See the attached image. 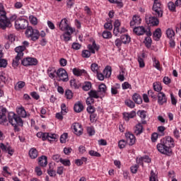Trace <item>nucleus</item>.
I'll return each mask as SVG.
<instances>
[{
    "instance_id": "obj_48",
    "label": "nucleus",
    "mask_w": 181,
    "mask_h": 181,
    "mask_svg": "<svg viewBox=\"0 0 181 181\" xmlns=\"http://www.w3.org/2000/svg\"><path fill=\"white\" fill-rule=\"evenodd\" d=\"M111 4H117L118 8H122L124 4L121 0H108Z\"/></svg>"
},
{
    "instance_id": "obj_9",
    "label": "nucleus",
    "mask_w": 181,
    "mask_h": 181,
    "mask_svg": "<svg viewBox=\"0 0 181 181\" xmlns=\"http://www.w3.org/2000/svg\"><path fill=\"white\" fill-rule=\"evenodd\" d=\"M59 29L62 32H66V30H70V29H74L70 25H69V21L67 18H63L59 23Z\"/></svg>"
},
{
    "instance_id": "obj_42",
    "label": "nucleus",
    "mask_w": 181,
    "mask_h": 181,
    "mask_svg": "<svg viewBox=\"0 0 181 181\" xmlns=\"http://www.w3.org/2000/svg\"><path fill=\"white\" fill-rule=\"evenodd\" d=\"M88 95L92 98H100L99 92L97 90H90L88 92Z\"/></svg>"
},
{
    "instance_id": "obj_16",
    "label": "nucleus",
    "mask_w": 181,
    "mask_h": 181,
    "mask_svg": "<svg viewBox=\"0 0 181 181\" xmlns=\"http://www.w3.org/2000/svg\"><path fill=\"white\" fill-rule=\"evenodd\" d=\"M157 98L159 105H163V104H166V103H168V98H166V95L163 92L158 93Z\"/></svg>"
},
{
    "instance_id": "obj_35",
    "label": "nucleus",
    "mask_w": 181,
    "mask_h": 181,
    "mask_svg": "<svg viewBox=\"0 0 181 181\" xmlns=\"http://www.w3.org/2000/svg\"><path fill=\"white\" fill-rule=\"evenodd\" d=\"M121 40L122 43H124V45H128V43L131 42V37L128 35H123L121 36Z\"/></svg>"
},
{
    "instance_id": "obj_46",
    "label": "nucleus",
    "mask_w": 181,
    "mask_h": 181,
    "mask_svg": "<svg viewBox=\"0 0 181 181\" xmlns=\"http://www.w3.org/2000/svg\"><path fill=\"white\" fill-rule=\"evenodd\" d=\"M168 9L169 11H171L172 12H176V5L173 1H170L168 4Z\"/></svg>"
},
{
    "instance_id": "obj_56",
    "label": "nucleus",
    "mask_w": 181,
    "mask_h": 181,
    "mask_svg": "<svg viewBox=\"0 0 181 181\" xmlns=\"http://www.w3.org/2000/svg\"><path fill=\"white\" fill-rule=\"evenodd\" d=\"M91 56V52L87 49L82 51V57H84L85 59H88Z\"/></svg>"
},
{
    "instance_id": "obj_38",
    "label": "nucleus",
    "mask_w": 181,
    "mask_h": 181,
    "mask_svg": "<svg viewBox=\"0 0 181 181\" xmlns=\"http://www.w3.org/2000/svg\"><path fill=\"white\" fill-rule=\"evenodd\" d=\"M112 71L111 66H106L103 70V74L107 78H108L109 77H111Z\"/></svg>"
},
{
    "instance_id": "obj_13",
    "label": "nucleus",
    "mask_w": 181,
    "mask_h": 181,
    "mask_svg": "<svg viewBox=\"0 0 181 181\" xmlns=\"http://www.w3.org/2000/svg\"><path fill=\"white\" fill-rule=\"evenodd\" d=\"M72 129H74V133L75 135L80 136L83 135V126L80 123L75 122L71 126Z\"/></svg>"
},
{
    "instance_id": "obj_63",
    "label": "nucleus",
    "mask_w": 181,
    "mask_h": 181,
    "mask_svg": "<svg viewBox=\"0 0 181 181\" xmlns=\"http://www.w3.org/2000/svg\"><path fill=\"white\" fill-rule=\"evenodd\" d=\"M158 138H159V134H158V133L156 132L153 133L151 136V142H156Z\"/></svg>"
},
{
    "instance_id": "obj_36",
    "label": "nucleus",
    "mask_w": 181,
    "mask_h": 181,
    "mask_svg": "<svg viewBox=\"0 0 181 181\" xmlns=\"http://www.w3.org/2000/svg\"><path fill=\"white\" fill-rule=\"evenodd\" d=\"M29 155L31 159H36L37 158V150L35 148H31L29 151Z\"/></svg>"
},
{
    "instance_id": "obj_45",
    "label": "nucleus",
    "mask_w": 181,
    "mask_h": 181,
    "mask_svg": "<svg viewBox=\"0 0 181 181\" xmlns=\"http://www.w3.org/2000/svg\"><path fill=\"white\" fill-rule=\"evenodd\" d=\"M124 104L125 105H127V107H129V108H134L135 107V103H134V101L127 99L124 101Z\"/></svg>"
},
{
    "instance_id": "obj_33",
    "label": "nucleus",
    "mask_w": 181,
    "mask_h": 181,
    "mask_svg": "<svg viewBox=\"0 0 181 181\" xmlns=\"http://www.w3.org/2000/svg\"><path fill=\"white\" fill-rule=\"evenodd\" d=\"M166 35L168 39L173 40L175 39V31L172 28H168L166 30Z\"/></svg>"
},
{
    "instance_id": "obj_21",
    "label": "nucleus",
    "mask_w": 181,
    "mask_h": 181,
    "mask_svg": "<svg viewBox=\"0 0 181 181\" xmlns=\"http://www.w3.org/2000/svg\"><path fill=\"white\" fill-rule=\"evenodd\" d=\"M123 117L125 121H129V119L135 118V117H136V112L133 110L130 112H124Z\"/></svg>"
},
{
    "instance_id": "obj_41",
    "label": "nucleus",
    "mask_w": 181,
    "mask_h": 181,
    "mask_svg": "<svg viewBox=\"0 0 181 181\" xmlns=\"http://www.w3.org/2000/svg\"><path fill=\"white\" fill-rule=\"evenodd\" d=\"M98 91L99 93H101V94H105L107 93V86L104 83H101L98 86Z\"/></svg>"
},
{
    "instance_id": "obj_10",
    "label": "nucleus",
    "mask_w": 181,
    "mask_h": 181,
    "mask_svg": "<svg viewBox=\"0 0 181 181\" xmlns=\"http://www.w3.org/2000/svg\"><path fill=\"white\" fill-rule=\"evenodd\" d=\"M57 76L61 81H67L69 80V74H67V71L64 68H59L57 71Z\"/></svg>"
},
{
    "instance_id": "obj_2",
    "label": "nucleus",
    "mask_w": 181,
    "mask_h": 181,
    "mask_svg": "<svg viewBox=\"0 0 181 181\" xmlns=\"http://www.w3.org/2000/svg\"><path fill=\"white\" fill-rule=\"evenodd\" d=\"M8 120L9 124L13 127L15 132H19L21 131L19 127H23V120L13 112H8Z\"/></svg>"
},
{
    "instance_id": "obj_29",
    "label": "nucleus",
    "mask_w": 181,
    "mask_h": 181,
    "mask_svg": "<svg viewBox=\"0 0 181 181\" xmlns=\"http://www.w3.org/2000/svg\"><path fill=\"white\" fill-rule=\"evenodd\" d=\"M38 163L42 168H45V166H47V157H46V156H42L39 158Z\"/></svg>"
},
{
    "instance_id": "obj_14",
    "label": "nucleus",
    "mask_w": 181,
    "mask_h": 181,
    "mask_svg": "<svg viewBox=\"0 0 181 181\" xmlns=\"http://www.w3.org/2000/svg\"><path fill=\"white\" fill-rule=\"evenodd\" d=\"M125 138L127 140L126 142H127V144H129L130 146H132V145H135V142H136V138L132 133L129 132H126Z\"/></svg>"
},
{
    "instance_id": "obj_49",
    "label": "nucleus",
    "mask_w": 181,
    "mask_h": 181,
    "mask_svg": "<svg viewBox=\"0 0 181 181\" xmlns=\"http://www.w3.org/2000/svg\"><path fill=\"white\" fill-rule=\"evenodd\" d=\"M102 36L103 39H110L112 37V34L110 31H103Z\"/></svg>"
},
{
    "instance_id": "obj_27",
    "label": "nucleus",
    "mask_w": 181,
    "mask_h": 181,
    "mask_svg": "<svg viewBox=\"0 0 181 181\" xmlns=\"http://www.w3.org/2000/svg\"><path fill=\"white\" fill-rule=\"evenodd\" d=\"M152 60L153 67L159 71H162V66H160V62H159V60H158L156 57H153Z\"/></svg>"
},
{
    "instance_id": "obj_18",
    "label": "nucleus",
    "mask_w": 181,
    "mask_h": 181,
    "mask_svg": "<svg viewBox=\"0 0 181 181\" xmlns=\"http://www.w3.org/2000/svg\"><path fill=\"white\" fill-rule=\"evenodd\" d=\"M73 74L76 76L77 77H80L81 76H87V71L84 69H81L78 68H74L72 69Z\"/></svg>"
},
{
    "instance_id": "obj_51",
    "label": "nucleus",
    "mask_w": 181,
    "mask_h": 181,
    "mask_svg": "<svg viewBox=\"0 0 181 181\" xmlns=\"http://www.w3.org/2000/svg\"><path fill=\"white\" fill-rule=\"evenodd\" d=\"M137 115L141 119H145L146 118V111L145 110H139L137 111Z\"/></svg>"
},
{
    "instance_id": "obj_4",
    "label": "nucleus",
    "mask_w": 181,
    "mask_h": 181,
    "mask_svg": "<svg viewBox=\"0 0 181 181\" xmlns=\"http://www.w3.org/2000/svg\"><path fill=\"white\" fill-rule=\"evenodd\" d=\"M25 50H26L25 46L22 45L15 48V52L17 53V55L13 60V67H18V66H19V60L23 57V52H25Z\"/></svg>"
},
{
    "instance_id": "obj_6",
    "label": "nucleus",
    "mask_w": 181,
    "mask_h": 181,
    "mask_svg": "<svg viewBox=\"0 0 181 181\" xmlns=\"http://www.w3.org/2000/svg\"><path fill=\"white\" fill-rule=\"evenodd\" d=\"M15 28L17 30H21L29 28V21L25 18H18L15 21Z\"/></svg>"
},
{
    "instance_id": "obj_47",
    "label": "nucleus",
    "mask_w": 181,
    "mask_h": 181,
    "mask_svg": "<svg viewBox=\"0 0 181 181\" xmlns=\"http://www.w3.org/2000/svg\"><path fill=\"white\" fill-rule=\"evenodd\" d=\"M150 181H159L158 179V175L155 174L153 170H151L150 177H149Z\"/></svg>"
},
{
    "instance_id": "obj_37",
    "label": "nucleus",
    "mask_w": 181,
    "mask_h": 181,
    "mask_svg": "<svg viewBox=\"0 0 181 181\" xmlns=\"http://www.w3.org/2000/svg\"><path fill=\"white\" fill-rule=\"evenodd\" d=\"M69 83L71 88L77 89L80 87V83L76 79H71Z\"/></svg>"
},
{
    "instance_id": "obj_31",
    "label": "nucleus",
    "mask_w": 181,
    "mask_h": 181,
    "mask_svg": "<svg viewBox=\"0 0 181 181\" xmlns=\"http://www.w3.org/2000/svg\"><path fill=\"white\" fill-rule=\"evenodd\" d=\"M153 88L154 91H156L157 93H161L162 91V83L160 82H154L153 83Z\"/></svg>"
},
{
    "instance_id": "obj_54",
    "label": "nucleus",
    "mask_w": 181,
    "mask_h": 181,
    "mask_svg": "<svg viewBox=\"0 0 181 181\" xmlns=\"http://www.w3.org/2000/svg\"><path fill=\"white\" fill-rule=\"evenodd\" d=\"M68 138V134L67 133H64L62 135L60 136V142L61 144H66Z\"/></svg>"
},
{
    "instance_id": "obj_5",
    "label": "nucleus",
    "mask_w": 181,
    "mask_h": 181,
    "mask_svg": "<svg viewBox=\"0 0 181 181\" xmlns=\"http://www.w3.org/2000/svg\"><path fill=\"white\" fill-rule=\"evenodd\" d=\"M153 15L156 18H162L163 16V9L162 8V4L158 0H155L153 5Z\"/></svg>"
},
{
    "instance_id": "obj_55",
    "label": "nucleus",
    "mask_w": 181,
    "mask_h": 181,
    "mask_svg": "<svg viewBox=\"0 0 181 181\" xmlns=\"http://www.w3.org/2000/svg\"><path fill=\"white\" fill-rule=\"evenodd\" d=\"M65 97L67 100H71L73 98V92L71 90H66L65 91Z\"/></svg>"
},
{
    "instance_id": "obj_60",
    "label": "nucleus",
    "mask_w": 181,
    "mask_h": 181,
    "mask_svg": "<svg viewBox=\"0 0 181 181\" xmlns=\"http://www.w3.org/2000/svg\"><path fill=\"white\" fill-rule=\"evenodd\" d=\"M118 146L120 149H124V148H125V146H127V141L124 139L120 140L118 142Z\"/></svg>"
},
{
    "instance_id": "obj_8",
    "label": "nucleus",
    "mask_w": 181,
    "mask_h": 181,
    "mask_svg": "<svg viewBox=\"0 0 181 181\" xmlns=\"http://www.w3.org/2000/svg\"><path fill=\"white\" fill-rule=\"evenodd\" d=\"M134 32L136 33V35H138L139 36H141L142 35H146L147 36H152V33L151 32V30H148L146 31L145 28L144 26H139L134 28Z\"/></svg>"
},
{
    "instance_id": "obj_1",
    "label": "nucleus",
    "mask_w": 181,
    "mask_h": 181,
    "mask_svg": "<svg viewBox=\"0 0 181 181\" xmlns=\"http://www.w3.org/2000/svg\"><path fill=\"white\" fill-rule=\"evenodd\" d=\"M157 150L162 155L170 156L172 155V148H175V140L170 136H167L160 140L156 146Z\"/></svg>"
},
{
    "instance_id": "obj_44",
    "label": "nucleus",
    "mask_w": 181,
    "mask_h": 181,
    "mask_svg": "<svg viewBox=\"0 0 181 181\" xmlns=\"http://www.w3.org/2000/svg\"><path fill=\"white\" fill-rule=\"evenodd\" d=\"M29 21L31 25H33V26H36V25L38 23L37 18L33 15L29 16Z\"/></svg>"
},
{
    "instance_id": "obj_64",
    "label": "nucleus",
    "mask_w": 181,
    "mask_h": 181,
    "mask_svg": "<svg viewBox=\"0 0 181 181\" xmlns=\"http://www.w3.org/2000/svg\"><path fill=\"white\" fill-rule=\"evenodd\" d=\"M46 135H47V133H43V132L37 133V138H41L43 141H46Z\"/></svg>"
},
{
    "instance_id": "obj_19",
    "label": "nucleus",
    "mask_w": 181,
    "mask_h": 181,
    "mask_svg": "<svg viewBox=\"0 0 181 181\" xmlns=\"http://www.w3.org/2000/svg\"><path fill=\"white\" fill-rule=\"evenodd\" d=\"M136 161L139 165L144 166V162L146 163H151V160L148 156H145L144 157L137 158Z\"/></svg>"
},
{
    "instance_id": "obj_61",
    "label": "nucleus",
    "mask_w": 181,
    "mask_h": 181,
    "mask_svg": "<svg viewBox=\"0 0 181 181\" xmlns=\"http://www.w3.org/2000/svg\"><path fill=\"white\" fill-rule=\"evenodd\" d=\"M87 132L90 136H93L95 134V130L94 129V127H87Z\"/></svg>"
},
{
    "instance_id": "obj_30",
    "label": "nucleus",
    "mask_w": 181,
    "mask_h": 181,
    "mask_svg": "<svg viewBox=\"0 0 181 181\" xmlns=\"http://www.w3.org/2000/svg\"><path fill=\"white\" fill-rule=\"evenodd\" d=\"M74 110L75 112H81L84 110V106L81 102H78L74 105Z\"/></svg>"
},
{
    "instance_id": "obj_11",
    "label": "nucleus",
    "mask_w": 181,
    "mask_h": 181,
    "mask_svg": "<svg viewBox=\"0 0 181 181\" xmlns=\"http://www.w3.org/2000/svg\"><path fill=\"white\" fill-rule=\"evenodd\" d=\"M76 32V28H70L60 35V39H62L64 42H69L71 39V35Z\"/></svg>"
},
{
    "instance_id": "obj_24",
    "label": "nucleus",
    "mask_w": 181,
    "mask_h": 181,
    "mask_svg": "<svg viewBox=\"0 0 181 181\" xmlns=\"http://www.w3.org/2000/svg\"><path fill=\"white\" fill-rule=\"evenodd\" d=\"M88 49L90 53H95V50L98 51L100 49L99 46H97V44H95V42L93 41L92 45H88Z\"/></svg>"
},
{
    "instance_id": "obj_17",
    "label": "nucleus",
    "mask_w": 181,
    "mask_h": 181,
    "mask_svg": "<svg viewBox=\"0 0 181 181\" xmlns=\"http://www.w3.org/2000/svg\"><path fill=\"white\" fill-rule=\"evenodd\" d=\"M141 22H142L141 17L138 15H134L133 16L132 20L130 21V26L132 28H134V26H138V25H141Z\"/></svg>"
},
{
    "instance_id": "obj_53",
    "label": "nucleus",
    "mask_w": 181,
    "mask_h": 181,
    "mask_svg": "<svg viewBox=\"0 0 181 181\" xmlns=\"http://www.w3.org/2000/svg\"><path fill=\"white\" fill-rule=\"evenodd\" d=\"M122 90H128V88L129 90H132V86H131V84H129V83H128V82H124L122 84Z\"/></svg>"
},
{
    "instance_id": "obj_3",
    "label": "nucleus",
    "mask_w": 181,
    "mask_h": 181,
    "mask_svg": "<svg viewBox=\"0 0 181 181\" xmlns=\"http://www.w3.org/2000/svg\"><path fill=\"white\" fill-rule=\"evenodd\" d=\"M25 35L28 39H30L33 42H36V40H39V30L33 28L32 26L27 28Z\"/></svg>"
},
{
    "instance_id": "obj_25",
    "label": "nucleus",
    "mask_w": 181,
    "mask_h": 181,
    "mask_svg": "<svg viewBox=\"0 0 181 181\" xmlns=\"http://www.w3.org/2000/svg\"><path fill=\"white\" fill-rule=\"evenodd\" d=\"M148 25H152V26H158L159 25V19H158V17H149Z\"/></svg>"
},
{
    "instance_id": "obj_40",
    "label": "nucleus",
    "mask_w": 181,
    "mask_h": 181,
    "mask_svg": "<svg viewBox=\"0 0 181 181\" xmlns=\"http://www.w3.org/2000/svg\"><path fill=\"white\" fill-rule=\"evenodd\" d=\"M90 69H91V71L95 73V74L97 73H100V66H98V64H95V63H93L91 64L90 66Z\"/></svg>"
},
{
    "instance_id": "obj_59",
    "label": "nucleus",
    "mask_w": 181,
    "mask_h": 181,
    "mask_svg": "<svg viewBox=\"0 0 181 181\" xmlns=\"http://www.w3.org/2000/svg\"><path fill=\"white\" fill-rule=\"evenodd\" d=\"M90 89H91V82H86L83 86V90H84V91H88Z\"/></svg>"
},
{
    "instance_id": "obj_26",
    "label": "nucleus",
    "mask_w": 181,
    "mask_h": 181,
    "mask_svg": "<svg viewBox=\"0 0 181 181\" xmlns=\"http://www.w3.org/2000/svg\"><path fill=\"white\" fill-rule=\"evenodd\" d=\"M162 36V30H160V28H157L153 34V39H154V40H159L160 39Z\"/></svg>"
},
{
    "instance_id": "obj_28",
    "label": "nucleus",
    "mask_w": 181,
    "mask_h": 181,
    "mask_svg": "<svg viewBox=\"0 0 181 181\" xmlns=\"http://www.w3.org/2000/svg\"><path fill=\"white\" fill-rule=\"evenodd\" d=\"M142 132H144V127L142 124L139 123L135 126L134 134H136V135H141Z\"/></svg>"
},
{
    "instance_id": "obj_34",
    "label": "nucleus",
    "mask_w": 181,
    "mask_h": 181,
    "mask_svg": "<svg viewBox=\"0 0 181 181\" xmlns=\"http://www.w3.org/2000/svg\"><path fill=\"white\" fill-rule=\"evenodd\" d=\"M121 88V85L116 83L115 86L111 88V93L113 95L118 94V90Z\"/></svg>"
},
{
    "instance_id": "obj_23",
    "label": "nucleus",
    "mask_w": 181,
    "mask_h": 181,
    "mask_svg": "<svg viewBox=\"0 0 181 181\" xmlns=\"http://www.w3.org/2000/svg\"><path fill=\"white\" fill-rule=\"evenodd\" d=\"M58 137L59 136L56 134L47 133V135L45 136V141L47 139L49 142H54V141H56Z\"/></svg>"
},
{
    "instance_id": "obj_12",
    "label": "nucleus",
    "mask_w": 181,
    "mask_h": 181,
    "mask_svg": "<svg viewBox=\"0 0 181 181\" xmlns=\"http://www.w3.org/2000/svg\"><path fill=\"white\" fill-rule=\"evenodd\" d=\"M23 66H36L37 64V59L36 58L27 57L21 61Z\"/></svg>"
},
{
    "instance_id": "obj_52",
    "label": "nucleus",
    "mask_w": 181,
    "mask_h": 181,
    "mask_svg": "<svg viewBox=\"0 0 181 181\" xmlns=\"http://www.w3.org/2000/svg\"><path fill=\"white\" fill-rule=\"evenodd\" d=\"M10 146L9 144H4V143L0 144V149H1L3 152H8V148Z\"/></svg>"
},
{
    "instance_id": "obj_20",
    "label": "nucleus",
    "mask_w": 181,
    "mask_h": 181,
    "mask_svg": "<svg viewBox=\"0 0 181 181\" xmlns=\"http://www.w3.org/2000/svg\"><path fill=\"white\" fill-rule=\"evenodd\" d=\"M16 112L20 117H21V118H26L28 115L26 113V110H25V107H23V106L17 107Z\"/></svg>"
},
{
    "instance_id": "obj_22",
    "label": "nucleus",
    "mask_w": 181,
    "mask_h": 181,
    "mask_svg": "<svg viewBox=\"0 0 181 181\" xmlns=\"http://www.w3.org/2000/svg\"><path fill=\"white\" fill-rule=\"evenodd\" d=\"M119 26H121V21L119 20H115L114 22L113 33L117 36L119 33Z\"/></svg>"
},
{
    "instance_id": "obj_32",
    "label": "nucleus",
    "mask_w": 181,
    "mask_h": 181,
    "mask_svg": "<svg viewBox=\"0 0 181 181\" xmlns=\"http://www.w3.org/2000/svg\"><path fill=\"white\" fill-rule=\"evenodd\" d=\"M132 100L136 104H141L142 103V98L138 93H134L132 96Z\"/></svg>"
},
{
    "instance_id": "obj_39",
    "label": "nucleus",
    "mask_w": 181,
    "mask_h": 181,
    "mask_svg": "<svg viewBox=\"0 0 181 181\" xmlns=\"http://www.w3.org/2000/svg\"><path fill=\"white\" fill-rule=\"evenodd\" d=\"M3 175L5 176V177H8V176H11L12 175L11 173V170L9 169V167L8 166H4L3 167Z\"/></svg>"
},
{
    "instance_id": "obj_50",
    "label": "nucleus",
    "mask_w": 181,
    "mask_h": 181,
    "mask_svg": "<svg viewBox=\"0 0 181 181\" xmlns=\"http://www.w3.org/2000/svg\"><path fill=\"white\" fill-rule=\"evenodd\" d=\"M144 43L146 47H151V45H152V39L149 35L145 38Z\"/></svg>"
},
{
    "instance_id": "obj_62",
    "label": "nucleus",
    "mask_w": 181,
    "mask_h": 181,
    "mask_svg": "<svg viewBox=\"0 0 181 181\" xmlns=\"http://www.w3.org/2000/svg\"><path fill=\"white\" fill-rule=\"evenodd\" d=\"M60 162L64 165V166H70V165H71V163L69 159L61 158Z\"/></svg>"
},
{
    "instance_id": "obj_43",
    "label": "nucleus",
    "mask_w": 181,
    "mask_h": 181,
    "mask_svg": "<svg viewBox=\"0 0 181 181\" xmlns=\"http://www.w3.org/2000/svg\"><path fill=\"white\" fill-rule=\"evenodd\" d=\"M56 69L54 68H49L48 69V76L50 78H54L56 77Z\"/></svg>"
},
{
    "instance_id": "obj_7",
    "label": "nucleus",
    "mask_w": 181,
    "mask_h": 181,
    "mask_svg": "<svg viewBox=\"0 0 181 181\" xmlns=\"http://www.w3.org/2000/svg\"><path fill=\"white\" fill-rule=\"evenodd\" d=\"M12 23H11V20L5 16H0V28L1 29H5L6 28H11Z\"/></svg>"
},
{
    "instance_id": "obj_57",
    "label": "nucleus",
    "mask_w": 181,
    "mask_h": 181,
    "mask_svg": "<svg viewBox=\"0 0 181 181\" xmlns=\"http://www.w3.org/2000/svg\"><path fill=\"white\" fill-rule=\"evenodd\" d=\"M6 15V11H5V6L3 3H0V16Z\"/></svg>"
},
{
    "instance_id": "obj_58",
    "label": "nucleus",
    "mask_w": 181,
    "mask_h": 181,
    "mask_svg": "<svg viewBox=\"0 0 181 181\" xmlns=\"http://www.w3.org/2000/svg\"><path fill=\"white\" fill-rule=\"evenodd\" d=\"M88 153L90 156H95L96 158L101 157V154H100V153H98L94 150L89 151Z\"/></svg>"
},
{
    "instance_id": "obj_15",
    "label": "nucleus",
    "mask_w": 181,
    "mask_h": 181,
    "mask_svg": "<svg viewBox=\"0 0 181 181\" xmlns=\"http://www.w3.org/2000/svg\"><path fill=\"white\" fill-rule=\"evenodd\" d=\"M6 108L3 106H0V124L4 125L5 122H8V119H6Z\"/></svg>"
}]
</instances>
